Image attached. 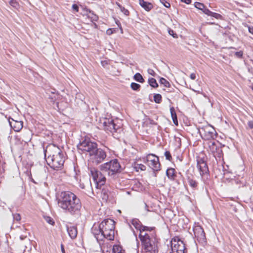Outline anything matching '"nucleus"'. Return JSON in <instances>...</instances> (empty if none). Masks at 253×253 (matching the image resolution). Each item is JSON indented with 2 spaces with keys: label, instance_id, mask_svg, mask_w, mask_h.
I'll list each match as a JSON object with an SVG mask.
<instances>
[{
  "label": "nucleus",
  "instance_id": "32",
  "mask_svg": "<svg viewBox=\"0 0 253 253\" xmlns=\"http://www.w3.org/2000/svg\"><path fill=\"white\" fill-rule=\"evenodd\" d=\"M170 112L171 114V116L172 117V119H175L177 124H178L177 120V117L176 114L175 112L174 109L173 107H171L170 108Z\"/></svg>",
  "mask_w": 253,
  "mask_h": 253
},
{
  "label": "nucleus",
  "instance_id": "28",
  "mask_svg": "<svg viewBox=\"0 0 253 253\" xmlns=\"http://www.w3.org/2000/svg\"><path fill=\"white\" fill-rule=\"evenodd\" d=\"M134 79L136 81L141 83H143L144 81L142 76L139 73H136V74H135V75L134 76Z\"/></svg>",
  "mask_w": 253,
  "mask_h": 253
},
{
  "label": "nucleus",
  "instance_id": "35",
  "mask_svg": "<svg viewBox=\"0 0 253 253\" xmlns=\"http://www.w3.org/2000/svg\"><path fill=\"white\" fill-rule=\"evenodd\" d=\"M13 217L14 220L19 221L21 220V216L19 213L13 214Z\"/></svg>",
  "mask_w": 253,
  "mask_h": 253
},
{
  "label": "nucleus",
  "instance_id": "40",
  "mask_svg": "<svg viewBox=\"0 0 253 253\" xmlns=\"http://www.w3.org/2000/svg\"><path fill=\"white\" fill-rule=\"evenodd\" d=\"M10 3L12 6L14 7H16L17 5H18L17 3L15 1V0H11Z\"/></svg>",
  "mask_w": 253,
  "mask_h": 253
},
{
  "label": "nucleus",
  "instance_id": "31",
  "mask_svg": "<svg viewBox=\"0 0 253 253\" xmlns=\"http://www.w3.org/2000/svg\"><path fill=\"white\" fill-rule=\"evenodd\" d=\"M162 95L160 94H155L154 95V101L156 103H160L162 101Z\"/></svg>",
  "mask_w": 253,
  "mask_h": 253
},
{
  "label": "nucleus",
  "instance_id": "6",
  "mask_svg": "<svg viewBox=\"0 0 253 253\" xmlns=\"http://www.w3.org/2000/svg\"><path fill=\"white\" fill-rule=\"evenodd\" d=\"M102 172L113 176L121 172V166L117 159H114L100 166Z\"/></svg>",
  "mask_w": 253,
  "mask_h": 253
},
{
  "label": "nucleus",
  "instance_id": "1",
  "mask_svg": "<svg viewBox=\"0 0 253 253\" xmlns=\"http://www.w3.org/2000/svg\"><path fill=\"white\" fill-rule=\"evenodd\" d=\"M115 222L111 219L103 220L99 224H94L91 232L97 242L102 241L106 238L113 240L114 238Z\"/></svg>",
  "mask_w": 253,
  "mask_h": 253
},
{
  "label": "nucleus",
  "instance_id": "53",
  "mask_svg": "<svg viewBox=\"0 0 253 253\" xmlns=\"http://www.w3.org/2000/svg\"><path fill=\"white\" fill-rule=\"evenodd\" d=\"M101 63L103 66H104L105 64H107V63L105 61H102Z\"/></svg>",
  "mask_w": 253,
  "mask_h": 253
},
{
  "label": "nucleus",
  "instance_id": "52",
  "mask_svg": "<svg viewBox=\"0 0 253 253\" xmlns=\"http://www.w3.org/2000/svg\"><path fill=\"white\" fill-rule=\"evenodd\" d=\"M205 9H208V8H206L205 7V6L204 5V8H202V9H201V10L203 11V13H204V11H205Z\"/></svg>",
  "mask_w": 253,
  "mask_h": 253
},
{
  "label": "nucleus",
  "instance_id": "34",
  "mask_svg": "<svg viewBox=\"0 0 253 253\" xmlns=\"http://www.w3.org/2000/svg\"><path fill=\"white\" fill-rule=\"evenodd\" d=\"M44 219L45 221L48 223L49 224L51 225H53L54 223V221L53 220V219L49 216H46L44 217Z\"/></svg>",
  "mask_w": 253,
  "mask_h": 253
},
{
  "label": "nucleus",
  "instance_id": "46",
  "mask_svg": "<svg viewBox=\"0 0 253 253\" xmlns=\"http://www.w3.org/2000/svg\"><path fill=\"white\" fill-rule=\"evenodd\" d=\"M181 1L186 4H189L191 2V0H181Z\"/></svg>",
  "mask_w": 253,
  "mask_h": 253
},
{
  "label": "nucleus",
  "instance_id": "37",
  "mask_svg": "<svg viewBox=\"0 0 253 253\" xmlns=\"http://www.w3.org/2000/svg\"><path fill=\"white\" fill-rule=\"evenodd\" d=\"M160 1L166 7L169 8L170 6V3L167 1L166 0H160Z\"/></svg>",
  "mask_w": 253,
  "mask_h": 253
},
{
  "label": "nucleus",
  "instance_id": "20",
  "mask_svg": "<svg viewBox=\"0 0 253 253\" xmlns=\"http://www.w3.org/2000/svg\"><path fill=\"white\" fill-rule=\"evenodd\" d=\"M204 13L208 16L213 17L217 19H222V16L217 13L213 12L210 11L209 9H205Z\"/></svg>",
  "mask_w": 253,
  "mask_h": 253
},
{
  "label": "nucleus",
  "instance_id": "27",
  "mask_svg": "<svg viewBox=\"0 0 253 253\" xmlns=\"http://www.w3.org/2000/svg\"><path fill=\"white\" fill-rule=\"evenodd\" d=\"M148 83L150 85H151L153 87H157L158 86V84L157 83L156 80L154 78H150L148 80Z\"/></svg>",
  "mask_w": 253,
  "mask_h": 253
},
{
  "label": "nucleus",
  "instance_id": "11",
  "mask_svg": "<svg viewBox=\"0 0 253 253\" xmlns=\"http://www.w3.org/2000/svg\"><path fill=\"white\" fill-rule=\"evenodd\" d=\"M143 162L146 164L154 171L160 169V163L159 158L155 155L150 154L143 159Z\"/></svg>",
  "mask_w": 253,
  "mask_h": 253
},
{
  "label": "nucleus",
  "instance_id": "42",
  "mask_svg": "<svg viewBox=\"0 0 253 253\" xmlns=\"http://www.w3.org/2000/svg\"><path fill=\"white\" fill-rule=\"evenodd\" d=\"M72 8L74 10H76V11H78L79 10V7L76 4H73L72 5Z\"/></svg>",
  "mask_w": 253,
  "mask_h": 253
},
{
  "label": "nucleus",
  "instance_id": "51",
  "mask_svg": "<svg viewBox=\"0 0 253 253\" xmlns=\"http://www.w3.org/2000/svg\"><path fill=\"white\" fill-rule=\"evenodd\" d=\"M248 71L253 75V68H249Z\"/></svg>",
  "mask_w": 253,
  "mask_h": 253
},
{
  "label": "nucleus",
  "instance_id": "9",
  "mask_svg": "<svg viewBox=\"0 0 253 253\" xmlns=\"http://www.w3.org/2000/svg\"><path fill=\"white\" fill-rule=\"evenodd\" d=\"M186 248L183 241L177 237L171 241V252L170 253H185Z\"/></svg>",
  "mask_w": 253,
  "mask_h": 253
},
{
  "label": "nucleus",
  "instance_id": "17",
  "mask_svg": "<svg viewBox=\"0 0 253 253\" xmlns=\"http://www.w3.org/2000/svg\"><path fill=\"white\" fill-rule=\"evenodd\" d=\"M67 230L71 238L75 239L77 237L78 231L77 227L76 226H67Z\"/></svg>",
  "mask_w": 253,
  "mask_h": 253
},
{
  "label": "nucleus",
  "instance_id": "49",
  "mask_svg": "<svg viewBox=\"0 0 253 253\" xmlns=\"http://www.w3.org/2000/svg\"><path fill=\"white\" fill-rule=\"evenodd\" d=\"M61 249L62 253H65V250H64V246H63V245L62 244L61 245Z\"/></svg>",
  "mask_w": 253,
  "mask_h": 253
},
{
  "label": "nucleus",
  "instance_id": "47",
  "mask_svg": "<svg viewBox=\"0 0 253 253\" xmlns=\"http://www.w3.org/2000/svg\"><path fill=\"white\" fill-rule=\"evenodd\" d=\"M249 32L253 34V27H248Z\"/></svg>",
  "mask_w": 253,
  "mask_h": 253
},
{
  "label": "nucleus",
  "instance_id": "29",
  "mask_svg": "<svg viewBox=\"0 0 253 253\" xmlns=\"http://www.w3.org/2000/svg\"><path fill=\"white\" fill-rule=\"evenodd\" d=\"M117 6L120 8V10L126 16H127L129 14V12L124 7L122 6L120 3H116Z\"/></svg>",
  "mask_w": 253,
  "mask_h": 253
},
{
  "label": "nucleus",
  "instance_id": "3",
  "mask_svg": "<svg viewBox=\"0 0 253 253\" xmlns=\"http://www.w3.org/2000/svg\"><path fill=\"white\" fill-rule=\"evenodd\" d=\"M79 150L87 152L88 153L89 160L96 165L103 162L106 157V153L105 151L101 148H97L96 143L84 140L78 145Z\"/></svg>",
  "mask_w": 253,
  "mask_h": 253
},
{
  "label": "nucleus",
  "instance_id": "8",
  "mask_svg": "<svg viewBox=\"0 0 253 253\" xmlns=\"http://www.w3.org/2000/svg\"><path fill=\"white\" fill-rule=\"evenodd\" d=\"M90 174L94 181L97 188H100L106 181V177L100 171L94 168L89 169Z\"/></svg>",
  "mask_w": 253,
  "mask_h": 253
},
{
  "label": "nucleus",
  "instance_id": "48",
  "mask_svg": "<svg viewBox=\"0 0 253 253\" xmlns=\"http://www.w3.org/2000/svg\"><path fill=\"white\" fill-rule=\"evenodd\" d=\"M107 34L109 35H110L111 34H112V30L111 29H108L107 31Z\"/></svg>",
  "mask_w": 253,
  "mask_h": 253
},
{
  "label": "nucleus",
  "instance_id": "41",
  "mask_svg": "<svg viewBox=\"0 0 253 253\" xmlns=\"http://www.w3.org/2000/svg\"><path fill=\"white\" fill-rule=\"evenodd\" d=\"M148 72L149 74L151 75L152 76H155V75H156V73L152 69H149L148 70Z\"/></svg>",
  "mask_w": 253,
  "mask_h": 253
},
{
  "label": "nucleus",
  "instance_id": "38",
  "mask_svg": "<svg viewBox=\"0 0 253 253\" xmlns=\"http://www.w3.org/2000/svg\"><path fill=\"white\" fill-rule=\"evenodd\" d=\"M165 156L167 160L170 161L172 159L171 156L169 151H166L165 153Z\"/></svg>",
  "mask_w": 253,
  "mask_h": 253
},
{
  "label": "nucleus",
  "instance_id": "50",
  "mask_svg": "<svg viewBox=\"0 0 253 253\" xmlns=\"http://www.w3.org/2000/svg\"><path fill=\"white\" fill-rule=\"evenodd\" d=\"M169 34L171 35H172L173 37H175L173 31L172 30H169Z\"/></svg>",
  "mask_w": 253,
  "mask_h": 253
},
{
  "label": "nucleus",
  "instance_id": "4",
  "mask_svg": "<svg viewBox=\"0 0 253 253\" xmlns=\"http://www.w3.org/2000/svg\"><path fill=\"white\" fill-rule=\"evenodd\" d=\"M44 156L49 166L53 169L62 167L65 162L63 152L54 144L48 145L44 150Z\"/></svg>",
  "mask_w": 253,
  "mask_h": 253
},
{
  "label": "nucleus",
  "instance_id": "36",
  "mask_svg": "<svg viewBox=\"0 0 253 253\" xmlns=\"http://www.w3.org/2000/svg\"><path fill=\"white\" fill-rule=\"evenodd\" d=\"M195 6L197 8L200 10L202 9V8H204V4L199 2H195Z\"/></svg>",
  "mask_w": 253,
  "mask_h": 253
},
{
  "label": "nucleus",
  "instance_id": "30",
  "mask_svg": "<svg viewBox=\"0 0 253 253\" xmlns=\"http://www.w3.org/2000/svg\"><path fill=\"white\" fill-rule=\"evenodd\" d=\"M160 83L166 87H169V86H170L169 83L164 78H161L160 79Z\"/></svg>",
  "mask_w": 253,
  "mask_h": 253
},
{
  "label": "nucleus",
  "instance_id": "43",
  "mask_svg": "<svg viewBox=\"0 0 253 253\" xmlns=\"http://www.w3.org/2000/svg\"><path fill=\"white\" fill-rule=\"evenodd\" d=\"M248 124L250 128L253 129V121H249Z\"/></svg>",
  "mask_w": 253,
  "mask_h": 253
},
{
  "label": "nucleus",
  "instance_id": "18",
  "mask_svg": "<svg viewBox=\"0 0 253 253\" xmlns=\"http://www.w3.org/2000/svg\"><path fill=\"white\" fill-rule=\"evenodd\" d=\"M10 126L15 131H18L21 129L23 127L22 122L15 121L13 120L12 121H9Z\"/></svg>",
  "mask_w": 253,
  "mask_h": 253
},
{
  "label": "nucleus",
  "instance_id": "56",
  "mask_svg": "<svg viewBox=\"0 0 253 253\" xmlns=\"http://www.w3.org/2000/svg\"><path fill=\"white\" fill-rule=\"evenodd\" d=\"M198 93H200V92L199 91H197Z\"/></svg>",
  "mask_w": 253,
  "mask_h": 253
},
{
  "label": "nucleus",
  "instance_id": "55",
  "mask_svg": "<svg viewBox=\"0 0 253 253\" xmlns=\"http://www.w3.org/2000/svg\"><path fill=\"white\" fill-rule=\"evenodd\" d=\"M20 238L21 239V240H23L24 237H23L22 236H20Z\"/></svg>",
  "mask_w": 253,
  "mask_h": 253
},
{
  "label": "nucleus",
  "instance_id": "44",
  "mask_svg": "<svg viewBox=\"0 0 253 253\" xmlns=\"http://www.w3.org/2000/svg\"><path fill=\"white\" fill-rule=\"evenodd\" d=\"M190 78L192 80H195L196 78V75L195 73H191L190 75Z\"/></svg>",
  "mask_w": 253,
  "mask_h": 253
},
{
  "label": "nucleus",
  "instance_id": "13",
  "mask_svg": "<svg viewBox=\"0 0 253 253\" xmlns=\"http://www.w3.org/2000/svg\"><path fill=\"white\" fill-rule=\"evenodd\" d=\"M195 238L197 239V241L200 243H204L206 242L205 234L203 228L196 224H195L193 228Z\"/></svg>",
  "mask_w": 253,
  "mask_h": 253
},
{
  "label": "nucleus",
  "instance_id": "24",
  "mask_svg": "<svg viewBox=\"0 0 253 253\" xmlns=\"http://www.w3.org/2000/svg\"><path fill=\"white\" fill-rule=\"evenodd\" d=\"M175 169L173 168L168 169L166 171L167 176L170 179H174L175 176Z\"/></svg>",
  "mask_w": 253,
  "mask_h": 253
},
{
  "label": "nucleus",
  "instance_id": "22",
  "mask_svg": "<svg viewBox=\"0 0 253 253\" xmlns=\"http://www.w3.org/2000/svg\"><path fill=\"white\" fill-rule=\"evenodd\" d=\"M100 246L101 247V250L102 251V253H112V248L111 246L108 247L107 245L105 244L103 246H101V243L98 242Z\"/></svg>",
  "mask_w": 253,
  "mask_h": 253
},
{
  "label": "nucleus",
  "instance_id": "54",
  "mask_svg": "<svg viewBox=\"0 0 253 253\" xmlns=\"http://www.w3.org/2000/svg\"><path fill=\"white\" fill-rule=\"evenodd\" d=\"M172 120H173V123H174L176 125H178V124H177L175 119H172Z\"/></svg>",
  "mask_w": 253,
  "mask_h": 253
},
{
  "label": "nucleus",
  "instance_id": "15",
  "mask_svg": "<svg viewBox=\"0 0 253 253\" xmlns=\"http://www.w3.org/2000/svg\"><path fill=\"white\" fill-rule=\"evenodd\" d=\"M131 224L136 229L139 231V234L141 233L144 234L149 230V228L147 226H143L141 225V222L137 219H132L131 220Z\"/></svg>",
  "mask_w": 253,
  "mask_h": 253
},
{
  "label": "nucleus",
  "instance_id": "45",
  "mask_svg": "<svg viewBox=\"0 0 253 253\" xmlns=\"http://www.w3.org/2000/svg\"><path fill=\"white\" fill-rule=\"evenodd\" d=\"M167 88H168L167 89L166 91L168 92H172L174 90V89L173 88L171 87L170 86H169V87H167Z\"/></svg>",
  "mask_w": 253,
  "mask_h": 253
},
{
  "label": "nucleus",
  "instance_id": "39",
  "mask_svg": "<svg viewBox=\"0 0 253 253\" xmlns=\"http://www.w3.org/2000/svg\"><path fill=\"white\" fill-rule=\"evenodd\" d=\"M243 52L242 51L236 52L235 55L238 58H241L243 56Z\"/></svg>",
  "mask_w": 253,
  "mask_h": 253
},
{
  "label": "nucleus",
  "instance_id": "10",
  "mask_svg": "<svg viewBox=\"0 0 253 253\" xmlns=\"http://www.w3.org/2000/svg\"><path fill=\"white\" fill-rule=\"evenodd\" d=\"M197 168L202 177V180L206 184L208 183L209 179V169L206 162L202 158H198L197 160Z\"/></svg>",
  "mask_w": 253,
  "mask_h": 253
},
{
  "label": "nucleus",
  "instance_id": "7",
  "mask_svg": "<svg viewBox=\"0 0 253 253\" xmlns=\"http://www.w3.org/2000/svg\"><path fill=\"white\" fill-rule=\"evenodd\" d=\"M139 237L142 247H145V249L147 247L150 248L151 249L153 248H158L157 240L153 235L147 232L144 233V234L141 233L139 234Z\"/></svg>",
  "mask_w": 253,
  "mask_h": 253
},
{
  "label": "nucleus",
  "instance_id": "21",
  "mask_svg": "<svg viewBox=\"0 0 253 253\" xmlns=\"http://www.w3.org/2000/svg\"><path fill=\"white\" fill-rule=\"evenodd\" d=\"M188 183L189 186L194 190H196L198 188V183L195 179L188 177L187 178Z\"/></svg>",
  "mask_w": 253,
  "mask_h": 253
},
{
  "label": "nucleus",
  "instance_id": "14",
  "mask_svg": "<svg viewBox=\"0 0 253 253\" xmlns=\"http://www.w3.org/2000/svg\"><path fill=\"white\" fill-rule=\"evenodd\" d=\"M79 186L82 189H84L88 194L92 193V188L90 180L87 177H83L79 181Z\"/></svg>",
  "mask_w": 253,
  "mask_h": 253
},
{
  "label": "nucleus",
  "instance_id": "23",
  "mask_svg": "<svg viewBox=\"0 0 253 253\" xmlns=\"http://www.w3.org/2000/svg\"><path fill=\"white\" fill-rule=\"evenodd\" d=\"M158 248H153L151 249L150 248L145 247L142 248V253H158Z\"/></svg>",
  "mask_w": 253,
  "mask_h": 253
},
{
  "label": "nucleus",
  "instance_id": "26",
  "mask_svg": "<svg viewBox=\"0 0 253 253\" xmlns=\"http://www.w3.org/2000/svg\"><path fill=\"white\" fill-rule=\"evenodd\" d=\"M134 168L137 171H139V170H145L146 169V166L141 164H135Z\"/></svg>",
  "mask_w": 253,
  "mask_h": 253
},
{
  "label": "nucleus",
  "instance_id": "19",
  "mask_svg": "<svg viewBox=\"0 0 253 253\" xmlns=\"http://www.w3.org/2000/svg\"><path fill=\"white\" fill-rule=\"evenodd\" d=\"M139 3L140 6L146 11H150L153 8L151 3L144 1V0H139Z\"/></svg>",
  "mask_w": 253,
  "mask_h": 253
},
{
  "label": "nucleus",
  "instance_id": "25",
  "mask_svg": "<svg viewBox=\"0 0 253 253\" xmlns=\"http://www.w3.org/2000/svg\"><path fill=\"white\" fill-rule=\"evenodd\" d=\"M112 253H125V251L119 245H114L112 248Z\"/></svg>",
  "mask_w": 253,
  "mask_h": 253
},
{
  "label": "nucleus",
  "instance_id": "12",
  "mask_svg": "<svg viewBox=\"0 0 253 253\" xmlns=\"http://www.w3.org/2000/svg\"><path fill=\"white\" fill-rule=\"evenodd\" d=\"M200 133L203 138L206 140L214 139L216 137L214 128L210 125L206 126L201 128Z\"/></svg>",
  "mask_w": 253,
  "mask_h": 253
},
{
  "label": "nucleus",
  "instance_id": "16",
  "mask_svg": "<svg viewBox=\"0 0 253 253\" xmlns=\"http://www.w3.org/2000/svg\"><path fill=\"white\" fill-rule=\"evenodd\" d=\"M209 148L211 152L215 157V153H217L220 155V153L221 152V150L220 148L216 146V143L214 141H210L209 143Z\"/></svg>",
  "mask_w": 253,
  "mask_h": 253
},
{
  "label": "nucleus",
  "instance_id": "57",
  "mask_svg": "<svg viewBox=\"0 0 253 253\" xmlns=\"http://www.w3.org/2000/svg\"><path fill=\"white\" fill-rule=\"evenodd\" d=\"M252 89H253V87H252Z\"/></svg>",
  "mask_w": 253,
  "mask_h": 253
},
{
  "label": "nucleus",
  "instance_id": "2",
  "mask_svg": "<svg viewBox=\"0 0 253 253\" xmlns=\"http://www.w3.org/2000/svg\"><path fill=\"white\" fill-rule=\"evenodd\" d=\"M58 205L63 210L71 214L78 212L82 207L80 199L76 195L69 191L61 192L58 199Z\"/></svg>",
  "mask_w": 253,
  "mask_h": 253
},
{
  "label": "nucleus",
  "instance_id": "33",
  "mask_svg": "<svg viewBox=\"0 0 253 253\" xmlns=\"http://www.w3.org/2000/svg\"><path fill=\"white\" fill-rule=\"evenodd\" d=\"M130 86L131 88L134 90H137L140 87V84L135 83H131Z\"/></svg>",
  "mask_w": 253,
  "mask_h": 253
},
{
  "label": "nucleus",
  "instance_id": "5",
  "mask_svg": "<svg viewBox=\"0 0 253 253\" xmlns=\"http://www.w3.org/2000/svg\"><path fill=\"white\" fill-rule=\"evenodd\" d=\"M100 126L106 131L111 133L115 138L119 137L118 134L123 131V125L118 120H113L112 118H104L100 120Z\"/></svg>",
  "mask_w": 253,
  "mask_h": 253
}]
</instances>
